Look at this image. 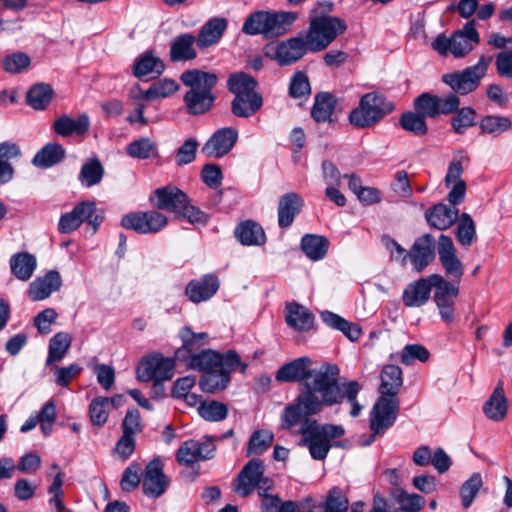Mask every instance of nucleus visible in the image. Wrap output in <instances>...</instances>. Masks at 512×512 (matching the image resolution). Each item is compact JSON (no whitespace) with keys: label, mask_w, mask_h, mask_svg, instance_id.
I'll return each instance as SVG.
<instances>
[{"label":"nucleus","mask_w":512,"mask_h":512,"mask_svg":"<svg viewBox=\"0 0 512 512\" xmlns=\"http://www.w3.org/2000/svg\"><path fill=\"white\" fill-rule=\"evenodd\" d=\"M311 364L309 357H299L282 365L275 375L279 382L301 383L297 401L303 405L306 415H315L324 406L337 404L342 399L337 365L324 363L316 369L311 368Z\"/></svg>","instance_id":"obj_1"},{"label":"nucleus","mask_w":512,"mask_h":512,"mask_svg":"<svg viewBox=\"0 0 512 512\" xmlns=\"http://www.w3.org/2000/svg\"><path fill=\"white\" fill-rule=\"evenodd\" d=\"M180 80L189 90L183 101L188 114L199 116L210 111L216 100L213 89L218 83V76L213 72L190 69L180 75Z\"/></svg>","instance_id":"obj_2"},{"label":"nucleus","mask_w":512,"mask_h":512,"mask_svg":"<svg viewBox=\"0 0 512 512\" xmlns=\"http://www.w3.org/2000/svg\"><path fill=\"white\" fill-rule=\"evenodd\" d=\"M332 9L333 4L325 1L318 2L310 12L309 28L304 36L312 52L324 50L347 29L343 19L329 15Z\"/></svg>","instance_id":"obj_3"},{"label":"nucleus","mask_w":512,"mask_h":512,"mask_svg":"<svg viewBox=\"0 0 512 512\" xmlns=\"http://www.w3.org/2000/svg\"><path fill=\"white\" fill-rule=\"evenodd\" d=\"M298 13L294 11H264L251 13L244 21L242 32L246 35H262L265 39L283 36L288 33Z\"/></svg>","instance_id":"obj_4"},{"label":"nucleus","mask_w":512,"mask_h":512,"mask_svg":"<svg viewBox=\"0 0 512 512\" xmlns=\"http://www.w3.org/2000/svg\"><path fill=\"white\" fill-rule=\"evenodd\" d=\"M298 433L302 436L299 446L306 447L310 456L317 461L324 460L331 447V441L342 437L345 430L341 425H320L317 420L305 418Z\"/></svg>","instance_id":"obj_5"},{"label":"nucleus","mask_w":512,"mask_h":512,"mask_svg":"<svg viewBox=\"0 0 512 512\" xmlns=\"http://www.w3.org/2000/svg\"><path fill=\"white\" fill-rule=\"evenodd\" d=\"M228 89L235 95L231 111L236 117L249 118L255 115L263 105L262 96L256 91V80L246 73H237L229 77Z\"/></svg>","instance_id":"obj_6"},{"label":"nucleus","mask_w":512,"mask_h":512,"mask_svg":"<svg viewBox=\"0 0 512 512\" xmlns=\"http://www.w3.org/2000/svg\"><path fill=\"white\" fill-rule=\"evenodd\" d=\"M155 206L160 210H167L188 220L191 224L205 225L208 215L198 207L191 204L190 198L177 187L166 186L154 191Z\"/></svg>","instance_id":"obj_7"},{"label":"nucleus","mask_w":512,"mask_h":512,"mask_svg":"<svg viewBox=\"0 0 512 512\" xmlns=\"http://www.w3.org/2000/svg\"><path fill=\"white\" fill-rule=\"evenodd\" d=\"M394 104L380 92L364 94L358 106L349 113V121L356 128H369L379 123L394 110Z\"/></svg>","instance_id":"obj_8"},{"label":"nucleus","mask_w":512,"mask_h":512,"mask_svg":"<svg viewBox=\"0 0 512 512\" xmlns=\"http://www.w3.org/2000/svg\"><path fill=\"white\" fill-rule=\"evenodd\" d=\"M480 43V34L476 29L475 20H469L462 29L450 37L444 34L437 36L432 42V48L442 56L448 54L455 58H464Z\"/></svg>","instance_id":"obj_9"},{"label":"nucleus","mask_w":512,"mask_h":512,"mask_svg":"<svg viewBox=\"0 0 512 512\" xmlns=\"http://www.w3.org/2000/svg\"><path fill=\"white\" fill-rule=\"evenodd\" d=\"M491 61L492 57L481 56L475 65L466 67L461 71L444 74L442 81L447 84L456 95H467L478 88L481 79L487 73Z\"/></svg>","instance_id":"obj_10"},{"label":"nucleus","mask_w":512,"mask_h":512,"mask_svg":"<svg viewBox=\"0 0 512 512\" xmlns=\"http://www.w3.org/2000/svg\"><path fill=\"white\" fill-rule=\"evenodd\" d=\"M96 204L93 201H82L72 211L63 214L58 222V231L61 234H68L78 229L83 222L92 227V232L97 231L102 222V217L95 214Z\"/></svg>","instance_id":"obj_11"},{"label":"nucleus","mask_w":512,"mask_h":512,"mask_svg":"<svg viewBox=\"0 0 512 512\" xmlns=\"http://www.w3.org/2000/svg\"><path fill=\"white\" fill-rule=\"evenodd\" d=\"M167 217L156 211H135L124 215L121 226L138 234H155L166 227Z\"/></svg>","instance_id":"obj_12"},{"label":"nucleus","mask_w":512,"mask_h":512,"mask_svg":"<svg viewBox=\"0 0 512 512\" xmlns=\"http://www.w3.org/2000/svg\"><path fill=\"white\" fill-rule=\"evenodd\" d=\"M174 367L175 362L172 358L163 357L161 354H154L142 361L137 369V376L140 381H154L155 386H158L173 377Z\"/></svg>","instance_id":"obj_13"},{"label":"nucleus","mask_w":512,"mask_h":512,"mask_svg":"<svg viewBox=\"0 0 512 512\" xmlns=\"http://www.w3.org/2000/svg\"><path fill=\"white\" fill-rule=\"evenodd\" d=\"M215 450L214 437H205L202 440L189 439L177 450L176 460L180 465L190 467L200 461L212 459Z\"/></svg>","instance_id":"obj_14"},{"label":"nucleus","mask_w":512,"mask_h":512,"mask_svg":"<svg viewBox=\"0 0 512 512\" xmlns=\"http://www.w3.org/2000/svg\"><path fill=\"white\" fill-rule=\"evenodd\" d=\"M399 408L398 398L383 395L379 397L373 406L370 418V428L374 434H383L395 423Z\"/></svg>","instance_id":"obj_15"},{"label":"nucleus","mask_w":512,"mask_h":512,"mask_svg":"<svg viewBox=\"0 0 512 512\" xmlns=\"http://www.w3.org/2000/svg\"><path fill=\"white\" fill-rule=\"evenodd\" d=\"M241 357L233 350L219 353L212 349L202 350L187 357V364L195 370L210 372L219 369L227 362L240 363Z\"/></svg>","instance_id":"obj_16"},{"label":"nucleus","mask_w":512,"mask_h":512,"mask_svg":"<svg viewBox=\"0 0 512 512\" xmlns=\"http://www.w3.org/2000/svg\"><path fill=\"white\" fill-rule=\"evenodd\" d=\"M439 261L445 274L455 282H460L464 266L456 254V248L450 236L441 234L437 243Z\"/></svg>","instance_id":"obj_17"},{"label":"nucleus","mask_w":512,"mask_h":512,"mask_svg":"<svg viewBox=\"0 0 512 512\" xmlns=\"http://www.w3.org/2000/svg\"><path fill=\"white\" fill-rule=\"evenodd\" d=\"M241 367V372L244 373L247 369V365L233 362H226L223 367L214 371L206 372L200 379V388L206 393H217L226 389L231 381V373L236 370L237 367Z\"/></svg>","instance_id":"obj_18"},{"label":"nucleus","mask_w":512,"mask_h":512,"mask_svg":"<svg viewBox=\"0 0 512 512\" xmlns=\"http://www.w3.org/2000/svg\"><path fill=\"white\" fill-rule=\"evenodd\" d=\"M238 139V131L232 127L217 130L202 147L208 157L220 158L228 154Z\"/></svg>","instance_id":"obj_19"},{"label":"nucleus","mask_w":512,"mask_h":512,"mask_svg":"<svg viewBox=\"0 0 512 512\" xmlns=\"http://www.w3.org/2000/svg\"><path fill=\"white\" fill-rule=\"evenodd\" d=\"M407 256L413 268L422 272L435 258V239L426 233L418 237L411 246Z\"/></svg>","instance_id":"obj_20"},{"label":"nucleus","mask_w":512,"mask_h":512,"mask_svg":"<svg viewBox=\"0 0 512 512\" xmlns=\"http://www.w3.org/2000/svg\"><path fill=\"white\" fill-rule=\"evenodd\" d=\"M168 486V479L163 473V464L159 459H153L148 463L142 482V489L146 496L160 497Z\"/></svg>","instance_id":"obj_21"},{"label":"nucleus","mask_w":512,"mask_h":512,"mask_svg":"<svg viewBox=\"0 0 512 512\" xmlns=\"http://www.w3.org/2000/svg\"><path fill=\"white\" fill-rule=\"evenodd\" d=\"M264 474L262 460L254 458L250 460L240 471L236 479L235 491L242 497L249 496Z\"/></svg>","instance_id":"obj_22"},{"label":"nucleus","mask_w":512,"mask_h":512,"mask_svg":"<svg viewBox=\"0 0 512 512\" xmlns=\"http://www.w3.org/2000/svg\"><path fill=\"white\" fill-rule=\"evenodd\" d=\"M220 282L217 276L206 274L200 279L191 280L186 288L185 295L195 303H201L211 299L218 291Z\"/></svg>","instance_id":"obj_23"},{"label":"nucleus","mask_w":512,"mask_h":512,"mask_svg":"<svg viewBox=\"0 0 512 512\" xmlns=\"http://www.w3.org/2000/svg\"><path fill=\"white\" fill-rule=\"evenodd\" d=\"M307 51H310L308 40L304 35H299L277 46L276 60L282 66L290 65L300 60Z\"/></svg>","instance_id":"obj_24"},{"label":"nucleus","mask_w":512,"mask_h":512,"mask_svg":"<svg viewBox=\"0 0 512 512\" xmlns=\"http://www.w3.org/2000/svg\"><path fill=\"white\" fill-rule=\"evenodd\" d=\"M434 282V280H431L430 275L427 278H420L409 283L402 294L403 304L410 308L425 305L430 299Z\"/></svg>","instance_id":"obj_25"},{"label":"nucleus","mask_w":512,"mask_h":512,"mask_svg":"<svg viewBox=\"0 0 512 512\" xmlns=\"http://www.w3.org/2000/svg\"><path fill=\"white\" fill-rule=\"evenodd\" d=\"M459 216L456 207H450L444 203H438L425 212V219L428 224L437 230L445 231L451 228Z\"/></svg>","instance_id":"obj_26"},{"label":"nucleus","mask_w":512,"mask_h":512,"mask_svg":"<svg viewBox=\"0 0 512 512\" xmlns=\"http://www.w3.org/2000/svg\"><path fill=\"white\" fill-rule=\"evenodd\" d=\"M61 285L62 278L59 272L50 270L30 284L28 295L33 301H41L48 298L53 292L58 291Z\"/></svg>","instance_id":"obj_27"},{"label":"nucleus","mask_w":512,"mask_h":512,"mask_svg":"<svg viewBox=\"0 0 512 512\" xmlns=\"http://www.w3.org/2000/svg\"><path fill=\"white\" fill-rule=\"evenodd\" d=\"M285 311V320L289 327L298 332H307L313 328L315 316L305 306L293 302L286 305Z\"/></svg>","instance_id":"obj_28"},{"label":"nucleus","mask_w":512,"mask_h":512,"mask_svg":"<svg viewBox=\"0 0 512 512\" xmlns=\"http://www.w3.org/2000/svg\"><path fill=\"white\" fill-rule=\"evenodd\" d=\"M303 199L296 193L290 192L281 196L278 205V224L281 228L292 225L295 217L300 213Z\"/></svg>","instance_id":"obj_29"},{"label":"nucleus","mask_w":512,"mask_h":512,"mask_svg":"<svg viewBox=\"0 0 512 512\" xmlns=\"http://www.w3.org/2000/svg\"><path fill=\"white\" fill-rule=\"evenodd\" d=\"M197 39L191 33H183L176 36L170 46V59L172 62L190 61L197 57L195 50Z\"/></svg>","instance_id":"obj_30"},{"label":"nucleus","mask_w":512,"mask_h":512,"mask_svg":"<svg viewBox=\"0 0 512 512\" xmlns=\"http://www.w3.org/2000/svg\"><path fill=\"white\" fill-rule=\"evenodd\" d=\"M52 127L54 132L62 137L83 135L89 130L90 120L87 114H81L76 119L62 115L54 121Z\"/></svg>","instance_id":"obj_31"},{"label":"nucleus","mask_w":512,"mask_h":512,"mask_svg":"<svg viewBox=\"0 0 512 512\" xmlns=\"http://www.w3.org/2000/svg\"><path fill=\"white\" fill-rule=\"evenodd\" d=\"M227 28L224 18L215 17L207 21L200 29L197 36V47L206 49L218 43Z\"/></svg>","instance_id":"obj_32"},{"label":"nucleus","mask_w":512,"mask_h":512,"mask_svg":"<svg viewBox=\"0 0 512 512\" xmlns=\"http://www.w3.org/2000/svg\"><path fill=\"white\" fill-rule=\"evenodd\" d=\"M322 321L332 329L342 332L350 341H357L362 335L361 327L350 322L331 311H323L320 314Z\"/></svg>","instance_id":"obj_33"},{"label":"nucleus","mask_w":512,"mask_h":512,"mask_svg":"<svg viewBox=\"0 0 512 512\" xmlns=\"http://www.w3.org/2000/svg\"><path fill=\"white\" fill-rule=\"evenodd\" d=\"M507 399L504 394L503 382L499 381L493 393L485 403L483 410L485 415L493 421H501L507 415Z\"/></svg>","instance_id":"obj_34"},{"label":"nucleus","mask_w":512,"mask_h":512,"mask_svg":"<svg viewBox=\"0 0 512 512\" xmlns=\"http://www.w3.org/2000/svg\"><path fill=\"white\" fill-rule=\"evenodd\" d=\"M21 155L20 147L13 142L0 143V185L10 182L14 176L11 160Z\"/></svg>","instance_id":"obj_35"},{"label":"nucleus","mask_w":512,"mask_h":512,"mask_svg":"<svg viewBox=\"0 0 512 512\" xmlns=\"http://www.w3.org/2000/svg\"><path fill=\"white\" fill-rule=\"evenodd\" d=\"M403 384L402 370L396 365H386L382 369L379 393L383 396L398 398V392Z\"/></svg>","instance_id":"obj_36"},{"label":"nucleus","mask_w":512,"mask_h":512,"mask_svg":"<svg viewBox=\"0 0 512 512\" xmlns=\"http://www.w3.org/2000/svg\"><path fill=\"white\" fill-rule=\"evenodd\" d=\"M179 335L182 340V347L176 351L175 357L177 359H183L186 361L187 358L185 353L187 352L189 354L188 356L195 354V352L199 350L201 346L206 344V340L208 339L207 333H195L188 326L183 327Z\"/></svg>","instance_id":"obj_37"},{"label":"nucleus","mask_w":512,"mask_h":512,"mask_svg":"<svg viewBox=\"0 0 512 512\" xmlns=\"http://www.w3.org/2000/svg\"><path fill=\"white\" fill-rule=\"evenodd\" d=\"M235 236L243 245H263L266 242V235L263 228L252 220L242 222L235 228Z\"/></svg>","instance_id":"obj_38"},{"label":"nucleus","mask_w":512,"mask_h":512,"mask_svg":"<svg viewBox=\"0 0 512 512\" xmlns=\"http://www.w3.org/2000/svg\"><path fill=\"white\" fill-rule=\"evenodd\" d=\"M37 267L34 255L28 252H19L11 256L10 268L12 274L21 281L29 280Z\"/></svg>","instance_id":"obj_39"},{"label":"nucleus","mask_w":512,"mask_h":512,"mask_svg":"<svg viewBox=\"0 0 512 512\" xmlns=\"http://www.w3.org/2000/svg\"><path fill=\"white\" fill-rule=\"evenodd\" d=\"M431 280H434V301L437 307L446 305H455V299L458 296L459 290L451 282L444 279L439 274H431Z\"/></svg>","instance_id":"obj_40"},{"label":"nucleus","mask_w":512,"mask_h":512,"mask_svg":"<svg viewBox=\"0 0 512 512\" xmlns=\"http://www.w3.org/2000/svg\"><path fill=\"white\" fill-rule=\"evenodd\" d=\"M164 69L163 61L151 51H147L135 60L133 74L137 78H143L151 74L160 75Z\"/></svg>","instance_id":"obj_41"},{"label":"nucleus","mask_w":512,"mask_h":512,"mask_svg":"<svg viewBox=\"0 0 512 512\" xmlns=\"http://www.w3.org/2000/svg\"><path fill=\"white\" fill-rule=\"evenodd\" d=\"M328 248L329 241L324 236L306 234L301 239V249L313 261L323 259L328 252Z\"/></svg>","instance_id":"obj_42"},{"label":"nucleus","mask_w":512,"mask_h":512,"mask_svg":"<svg viewBox=\"0 0 512 512\" xmlns=\"http://www.w3.org/2000/svg\"><path fill=\"white\" fill-rule=\"evenodd\" d=\"M179 89V85L175 80L163 78L154 82L147 90L139 89V94L135 95V99H144L147 101L166 98L171 96Z\"/></svg>","instance_id":"obj_43"},{"label":"nucleus","mask_w":512,"mask_h":512,"mask_svg":"<svg viewBox=\"0 0 512 512\" xmlns=\"http://www.w3.org/2000/svg\"><path fill=\"white\" fill-rule=\"evenodd\" d=\"M455 229L457 242L463 247H470L477 241L476 224L470 214L462 213L458 216Z\"/></svg>","instance_id":"obj_44"},{"label":"nucleus","mask_w":512,"mask_h":512,"mask_svg":"<svg viewBox=\"0 0 512 512\" xmlns=\"http://www.w3.org/2000/svg\"><path fill=\"white\" fill-rule=\"evenodd\" d=\"M65 157V150L58 143H48L34 156L32 163L36 167L49 168L59 163Z\"/></svg>","instance_id":"obj_45"},{"label":"nucleus","mask_w":512,"mask_h":512,"mask_svg":"<svg viewBox=\"0 0 512 512\" xmlns=\"http://www.w3.org/2000/svg\"><path fill=\"white\" fill-rule=\"evenodd\" d=\"M336 103L337 100L331 93H318L315 97L314 105L311 110V116L316 122L330 121Z\"/></svg>","instance_id":"obj_46"},{"label":"nucleus","mask_w":512,"mask_h":512,"mask_svg":"<svg viewBox=\"0 0 512 512\" xmlns=\"http://www.w3.org/2000/svg\"><path fill=\"white\" fill-rule=\"evenodd\" d=\"M104 176V167L98 158L86 161L80 170L78 180L81 185L90 188L99 184Z\"/></svg>","instance_id":"obj_47"},{"label":"nucleus","mask_w":512,"mask_h":512,"mask_svg":"<svg viewBox=\"0 0 512 512\" xmlns=\"http://www.w3.org/2000/svg\"><path fill=\"white\" fill-rule=\"evenodd\" d=\"M53 98V89L49 84L33 85L26 94L27 104L35 110H44Z\"/></svg>","instance_id":"obj_48"},{"label":"nucleus","mask_w":512,"mask_h":512,"mask_svg":"<svg viewBox=\"0 0 512 512\" xmlns=\"http://www.w3.org/2000/svg\"><path fill=\"white\" fill-rule=\"evenodd\" d=\"M72 338L68 333L59 332L49 342L48 357L46 365L61 361L71 346Z\"/></svg>","instance_id":"obj_49"},{"label":"nucleus","mask_w":512,"mask_h":512,"mask_svg":"<svg viewBox=\"0 0 512 512\" xmlns=\"http://www.w3.org/2000/svg\"><path fill=\"white\" fill-rule=\"evenodd\" d=\"M479 126L482 134L498 136L511 129L512 122L506 116L486 115L481 119Z\"/></svg>","instance_id":"obj_50"},{"label":"nucleus","mask_w":512,"mask_h":512,"mask_svg":"<svg viewBox=\"0 0 512 512\" xmlns=\"http://www.w3.org/2000/svg\"><path fill=\"white\" fill-rule=\"evenodd\" d=\"M453 117L451 118V126L455 133L464 134L467 129L473 127L476 124V110L472 107H463L457 108L456 111L453 112Z\"/></svg>","instance_id":"obj_51"},{"label":"nucleus","mask_w":512,"mask_h":512,"mask_svg":"<svg viewBox=\"0 0 512 512\" xmlns=\"http://www.w3.org/2000/svg\"><path fill=\"white\" fill-rule=\"evenodd\" d=\"M274 441V434L267 429L257 430L250 436L247 455H261L267 451Z\"/></svg>","instance_id":"obj_52"},{"label":"nucleus","mask_w":512,"mask_h":512,"mask_svg":"<svg viewBox=\"0 0 512 512\" xmlns=\"http://www.w3.org/2000/svg\"><path fill=\"white\" fill-rule=\"evenodd\" d=\"M400 126L416 136H423L427 133L428 127L425 117L418 112H405L401 115L399 120Z\"/></svg>","instance_id":"obj_53"},{"label":"nucleus","mask_w":512,"mask_h":512,"mask_svg":"<svg viewBox=\"0 0 512 512\" xmlns=\"http://www.w3.org/2000/svg\"><path fill=\"white\" fill-rule=\"evenodd\" d=\"M198 413L207 421L219 422L227 417L228 407L226 404L215 400L204 401L198 407Z\"/></svg>","instance_id":"obj_54"},{"label":"nucleus","mask_w":512,"mask_h":512,"mask_svg":"<svg viewBox=\"0 0 512 512\" xmlns=\"http://www.w3.org/2000/svg\"><path fill=\"white\" fill-rule=\"evenodd\" d=\"M483 486V480L480 473H473L460 487V497L464 508H469L476 498L480 488Z\"/></svg>","instance_id":"obj_55"},{"label":"nucleus","mask_w":512,"mask_h":512,"mask_svg":"<svg viewBox=\"0 0 512 512\" xmlns=\"http://www.w3.org/2000/svg\"><path fill=\"white\" fill-rule=\"evenodd\" d=\"M437 103L436 94L424 92L414 99V109L425 118H437L439 117Z\"/></svg>","instance_id":"obj_56"},{"label":"nucleus","mask_w":512,"mask_h":512,"mask_svg":"<svg viewBox=\"0 0 512 512\" xmlns=\"http://www.w3.org/2000/svg\"><path fill=\"white\" fill-rule=\"evenodd\" d=\"M394 499L402 512H419L425 505V499L418 494H409L403 489H397Z\"/></svg>","instance_id":"obj_57"},{"label":"nucleus","mask_w":512,"mask_h":512,"mask_svg":"<svg viewBox=\"0 0 512 512\" xmlns=\"http://www.w3.org/2000/svg\"><path fill=\"white\" fill-rule=\"evenodd\" d=\"M64 483V473L58 472L53 478L52 484L48 487V493L51 495L48 503L55 512H63L65 510L64 492L62 489Z\"/></svg>","instance_id":"obj_58"},{"label":"nucleus","mask_w":512,"mask_h":512,"mask_svg":"<svg viewBox=\"0 0 512 512\" xmlns=\"http://www.w3.org/2000/svg\"><path fill=\"white\" fill-rule=\"evenodd\" d=\"M468 161L469 157L464 152L459 151L454 154L445 176L446 187H450L452 183L463 181L461 178L463 174V163Z\"/></svg>","instance_id":"obj_59"},{"label":"nucleus","mask_w":512,"mask_h":512,"mask_svg":"<svg viewBox=\"0 0 512 512\" xmlns=\"http://www.w3.org/2000/svg\"><path fill=\"white\" fill-rule=\"evenodd\" d=\"M31 63L30 57L23 52L6 55L2 60V68L10 74H18L25 70Z\"/></svg>","instance_id":"obj_60"},{"label":"nucleus","mask_w":512,"mask_h":512,"mask_svg":"<svg viewBox=\"0 0 512 512\" xmlns=\"http://www.w3.org/2000/svg\"><path fill=\"white\" fill-rule=\"evenodd\" d=\"M156 145L149 138H140L127 146V154L136 159H148L156 152Z\"/></svg>","instance_id":"obj_61"},{"label":"nucleus","mask_w":512,"mask_h":512,"mask_svg":"<svg viewBox=\"0 0 512 512\" xmlns=\"http://www.w3.org/2000/svg\"><path fill=\"white\" fill-rule=\"evenodd\" d=\"M108 405L109 398L107 397H98L92 400V402L89 405V414L91 422L94 425L102 426L107 422Z\"/></svg>","instance_id":"obj_62"},{"label":"nucleus","mask_w":512,"mask_h":512,"mask_svg":"<svg viewBox=\"0 0 512 512\" xmlns=\"http://www.w3.org/2000/svg\"><path fill=\"white\" fill-rule=\"evenodd\" d=\"M349 501L339 487L330 489L324 506V512H346Z\"/></svg>","instance_id":"obj_63"},{"label":"nucleus","mask_w":512,"mask_h":512,"mask_svg":"<svg viewBox=\"0 0 512 512\" xmlns=\"http://www.w3.org/2000/svg\"><path fill=\"white\" fill-rule=\"evenodd\" d=\"M430 357L429 351L420 344H408L401 353V362L404 365H411L415 360L426 362Z\"/></svg>","instance_id":"obj_64"}]
</instances>
